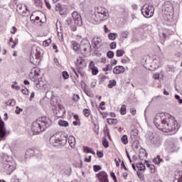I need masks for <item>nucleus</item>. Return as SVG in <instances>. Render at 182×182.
<instances>
[{
	"instance_id": "864d4df0",
	"label": "nucleus",
	"mask_w": 182,
	"mask_h": 182,
	"mask_svg": "<svg viewBox=\"0 0 182 182\" xmlns=\"http://www.w3.org/2000/svg\"><path fill=\"white\" fill-rule=\"evenodd\" d=\"M21 11H22V6H18L17 11L18 12V14H20V15H22L23 13Z\"/></svg>"
},
{
	"instance_id": "1a4fd4ad",
	"label": "nucleus",
	"mask_w": 182,
	"mask_h": 182,
	"mask_svg": "<svg viewBox=\"0 0 182 182\" xmlns=\"http://www.w3.org/2000/svg\"><path fill=\"white\" fill-rule=\"evenodd\" d=\"M39 73H41L39 68H33L29 73V77L33 82H39V79H41V75Z\"/></svg>"
},
{
	"instance_id": "c756f323",
	"label": "nucleus",
	"mask_w": 182,
	"mask_h": 182,
	"mask_svg": "<svg viewBox=\"0 0 182 182\" xmlns=\"http://www.w3.org/2000/svg\"><path fill=\"white\" fill-rule=\"evenodd\" d=\"M121 141L123 144H129V139L127 138V135H123L121 137Z\"/></svg>"
},
{
	"instance_id": "79ce46f5",
	"label": "nucleus",
	"mask_w": 182,
	"mask_h": 182,
	"mask_svg": "<svg viewBox=\"0 0 182 182\" xmlns=\"http://www.w3.org/2000/svg\"><path fill=\"white\" fill-rule=\"evenodd\" d=\"M107 79V77L105 75H100V82H105Z\"/></svg>"
},
{
	"instance_id": "09e8293b",
	"label": "nucleus",
	"mask_w": 182,
	"mask_h": 182,
	"mask_svg": "<svg viewBox=\"0 0 182 182\" xmlns=\"http://www.w3.org/2000/svg\"><path fill=\"white\" fill-rule=\"evenodd\" d=\"M21 92L23 93V95H28L29 94V91L28 90V88H23L21 90Z\"/></svg>"
},
{
	"instance_id": "2f4dec72",
	"label": "nucleus",
	"mask_w": 182,
	"mask_h": 182,
	"mask_svg": "<svg viewBox=\"0 0 182 182\" xmlns=\"http://www.w3.org/2000/svg\"><path fill=\"white\" fill-rule=\"evenodd\" d=\"M139 134V130L137 129H134L130 132L131 137H136Z\"/></svg>"
},
{
	"instance_id": "473e14b6",
	"label": "nucleus",
	"mask_w": 182,
	"mask_h": 182,
	"mask_svg": "<svg viewBox=\"0 0 182 182\" xmlns=\"http://www.w3.org/2000/svg\"><path fill=\"white\" fill-rule=\"evenodd\" d=\"M124 53H125L124 50L123 49L117 50L116 52V56H117V58H120L121 56H123Z\"/></svg>"
},
{
	"instance_id": "f704fd0d",
	"label": "nucleus",
	"mask_w": 182,
	"mask_h": 182,
	"mask_svg": "<svg viewBox=\"0 0 182 182\" xmlns=\"http://www.w3.org/2000/svg\"><path fill=\"white\" fill-rule=\"evenodd\" d=\"M102 145L105 147V149L109 147V141H107L106 138H102Z\"/></svg>"
},
{
	"instance_id": "052dcab7",
	"label": "nucleus",
	"mask_w": 182,
	"mask_h": 182,
	"mask_svg": "<svg viewBox=\"0 0 182 182\" xmlns=\"http://www.w3.org/2000/svg\"><path fill=\"white\" fill-rule=\"evenodd\" d=\"M11 87H12V89H15L16 90H19V89H21V87H19V86L16 85H12Z\"/></svg>"
},
{
	"instance_id": "338daca9",
	"label": "nucleus",
	"mask_w": 182,
	"mask_h": 182,
	"mask_svg": "<svg viewBox=\"0 0 182 182\" xmlns=\"http://www.w3.org/2000/svg\"><path fill=\"white\" fill-rule=\"evenodd\" d=\"M109 116L111 117H116V113H114V112H109Z\"/></svg>"
},
{
	"instance_id": "680f3d73",
	"label": "nucleus",
	"mask_w": 182,
	"mask_h": 182,
	"mask_svg": "<svg viewBox=\"0 0 182 182\" xmlns=\"http://www.w3.org/2000/svg\"><path fill=\"white\" fill-rule=\"evenodd\" d=\"M122 63H127L129 62V60L127 58H122L121 60Z\"/></svg>"
},
{
	"instance_id": "37998d69",
	"label": "nucleus",
	"mask_w": 182,
	"mask_h": 182,
	"mask_svg": "<svg viewBox=\"0 0 182 182\" xmlns=\"http://www.w3.org/2000/svg\"><path fill=\"white\" fill-rule=\"evenodd\" d=\"M105 105H106V102H105L103 101L100 102V109H101V110H105L106 109V107H103V106H105Z\"/></svg>"
},
{
	"instance_id": "4be33fe9",
	"label": "nucleus",
	"mask_w": 182,
	"mask_h": 182,
	"mask_svg": "<svg viewBox=\"0 0 182 182\" xmlns=\"http://www.w3.org/2000/svg\"><path fill=\"white\" fill-rule=\"evenodd\" d=\"M73 118L75 119V121H73V124L74 126H80V119H79V115L77 114H74Z\"/></svg>"
},
{
	"instance_id": "a19ab883",
	"label": "nucleus",
	"mask_w": 182,
	"mask_h": 182,
	"mask_svg": "<svg viewBox=\"0 0 182 182\" xmlns=\"http://www.w3.org/2000/svg\"><path fill=\"white\" fill-rule=\"evenodd\" d=\"M87 48H90V43L87 41L84 46L83 51L86 52V50H87Z\"/></svg>"
},
{
	"instance_id": "f3484780",
	"label": "nucleus",
	"mask_w": 182,
	"mask_h": 182,
	"mask_svg": "<svg viewBox=\"0 0 182 182\" xmlns=\"http://www.w3.org/2000/svg\"><path fill=\"white\" fill-rule=\"evenodd\" d=\"M124 72H126V68L122 65H117L113 69L114 75H120L122 73H124Z\"/></svg>"
},
{
	"instance_id": "dca6fc26",
	"label": "nucleus",
	"mask_w": 182,
	"mask_h": 182,
	"mask_svg": "<svg viewBox=\"0 0 182 182\" xmlns=\"http://www.w3.org/2000/svg\"><path fill=\"white\" fill-rule=\"evenodd\" d=\"M89 69L90 70H91V73L92 75H93V76H96V75L99 73V68H97V67L95 64V62L93 61H91L89 63Z\"/></svg>"
},
{
	"instance_id": "20e7f679",
	"label": "nucleus",
	"mask_w": 182,
	"mask_h": 182,
	"mask_svg": "<svg viewBox=\"0 0 182 182\" xmlns=\"http://www.w3.org/2000/svg\"><path fill=\"white\" fill-rule=\"evenodd\" d=\"M50 143L54 147L57 146H65L68 143V136L62 132H56L50 136Z\"/></svg>"
},
{
	"instance_id": "2eb2a0df",
	"label": "nucleus",
	"mask_w": 182,
	"mask_h": 182,
	"mask_svg": "<svg viewBox=\"0 0 182 182\" xmlns=\"http://www.w3.org/2000/svg\"><path fill=\"white\" fill-rule=\"evenodd\" d=\"M151 142L152 144H154L156 147H160L163 141H161V138H160V136L155 135L151 139Z\"/></svg>"
},
{
	"instance_id": "39448f33",
	"label": "nucleus",
	"mask_w": 182,
	"mask_h": 182,
	"mask_svg": "<svg viewBox=\"0 0 182 182\" xmlns=\"http://www.w3.org/2000/svg\"><path fill=\"white\" fill-rule=\"evenodd\" d=\"M73 19L68 18L66 20V25L70 26L71 31L75 32L77 29V26H82V16L77 11H74L72 14Z\"/></svg>"
},
{
	"instance_id": "9d476101",
	"label": "nucleus",
	"mask_w": 182,
	"mask_h": 182,
	"mask_svg": "<svg viewBox=\"0 0 182 182\" xmlns=\"http://www.w3.org/2000/svg\"><path fill=\"white\" fill-rule=\"evenodd\" d=\"M6 134H9V132L6 131L5 122L2 121L0 117V141L1 140H5V136H6Z\"/></svg>"
},
{
	"instance_id": "393cba45",
	"label": "nucleus",
	"mask_w": 182,
	"mask_h": 182,
	"mask_svg": "<svg viewBox=\"0 0 182 182\" xmlns=\"http://www.w3.org/2000/svg\"><path fill=\"white\" fill-rule=\"evenodd\" d=\"M108 38L109 41H114L117 38V33H109L108 34Z\"/></svg>"
},
{
	"instance_id": "8fccbe9b",
	"label": "nucleus",
	"mask_w": 182,
	"mask_h": 182,
	"mask_svg": "<svg viewBox=\"0 0 182 182\" xmlns=\"http://www.w3.org/2000/svg\"><path fill=\"white\" fill-rule=\"evenodd\" d=\"M114 161H115L117 167H119L120 166V161H122L120 160V159L115 158Z\"/></svg>"
},
{
	"instance_id": "c85d7f7f",
	"label": "nucleus",
	"mask_w": 182,
	"mask_h": 182,
	"mask_svg": "<svg viewBox=\"0 0 182 182\" xmlns=\"http://www.w3.org/2000/svg\"><path fill=\"white\" fill-rule=\"evenodd\" d=\"M84 152L85 153H91V154H95V150H93V149L87 147V146L84 147Z\"/></svg>"
},
{
	"instance_id": "6e6d98bb",
	"label": "nucleus",
	"mask_w": 182,
	"mask_h": 182,
	"mask_svg": "<svg viewBox=\"0 0 182 182\" xmlns=\"http://www.w3.org/2000/svg\"><path fill=\"white\" fill-rule=\"evenodd\" d=\"M97 157H99L100 159H102V157H103V152H102V151H97Z\"/></svg>"
},
{
	"instance_id": "c9c22d12",
	"label": "nucleus",
	"mask_w": 182,
	"mask_h": 182,
	"mask_svg": "<svg viewBox=\"0 0 182 182\" xmlns=\"http://www.w3.org/2000/svg\"><path fill=\"white\" fill-rule=\"evenodd\" d=\"M52 43V39L49 38L43 41V46H49Z\"/></svg>"
},
{
	"instance_id": "5701e85b",
	"label": "nucleus",
	"mask_w": 182,
	"mask_h": 182,
	"mask_svg": "<svg viewBox=\"0 0 182 182\" xmlns=\"http://www.w3.org/2000/svg\"><path fill=\"white\" fill-rule=\"evenodd\" d=\"M161 162H163V159L161 158L160 155L156 156V157L153 159V163L157 166H159Z\"/></svg>"
},
{
	"instance_id": "e433bc0d",
	"label": "nucleus",
	"mask_w": 182,
	"mask_h": 182,
	"mask_svg": "<svg viewBox=\"0 0 182 182\" xmlns=\"http://www.w3.org/2000/svg\"><path fill=\"white\" fill-rule=\"evenodd\" d=\"M107 56L109 59H113V58H114V53L113 51H108L107 53Z\"/></svg>"
},
{
	"instance_id": "6e6552de",
	"label": "nucleus",
	"mask_w": 182,
	"mask_h": 182,
	"mask_svg": "<svg viewBox=\"0 0 182 182\" xmlns=\"http://www.w3.org/2000/svg\"><path fill=\"white\" fill-rule=\"evenodd\" d=\"M141 12L145 18H151L154 15V7L151 5L145 4L141 9Z\"/></svg>"
},
{
	"instance_id": "a878e982",
	"label": "nucleus",
	"mask_w": 182,
	"mask_h": 182,
	"mask_svg": "<svg viewBox=\"0 0 182 182\" xmlns=\"http://www.w3.org/2000/svg\"><path fill=\"white\" fill-rule=\"evenodd\" d=\"M136 167L139 171H143V170H146V166H144V164L141 163H137Z\"/></svg>"
},
{
	"instance_id": "b1692460",
	"label": "nucleus",
	"mask_w": 182,
	"mask_h": 182,
	"mask_svg": "<svg viewBox=\"0 0 182 182\" xmlns=\"http://www.w3.org/2000/svg\"><path fill=\"white\" fill-rule=\"evenodd\" d=\"M127 112V106H126V105H122L121 106L120 109H119L120 114L124 115V114H126Z\"/></svg>"
},
{
	"instance_id": "bb28decb",
	"label": "nucleus",
	"mask_w": 182,
	"mask_h": 182,
	"mask_svg": "<svg viewBox=\"0 0 182 182\" xmlns=\"http://www.w3.org/2000/svg\"><path fill=\"white\" fill-rule=\"evenodd\" d=\"M107 122L109 124H114L116 125L119 123V120L117 119H107Z\"/></svg>"
},
{
	"instance_id": "423d86ee",
	"label": "nucleus",
	"mask_w": 182,
	"mask_h": 182,
	"mask_svg": "<svg viewBox=\"0 0 182 182\" xmlns=\"http://www.w3.org/2000/svg\"><path fill=\"white\" fill-rule=\"evenodd\" d=\"M107 15H109V12L107 9L105 7H95L94 14L92 16V19L94 22H102V21H105V19H107Z\"/></svg>"
},
{
	"instance_id": "ea45409f",
	"label": "nucleus",
	"mask_w": 182,
	"mask_h": 182,
	"mask_svg": "<svg viewBox=\"0 0 182 182\" xmlns=\"http://www.w3.org/2000/svg\"><path fill=\"white\" fill-rule=\"evenodd\" d=\"M136 174L140 180H144V175L141 172L137 171Z\"/></svg>"
},
{
	"instance_id": "4d7b16f0",
	"label": "nucleus",
	"mask_w": 182,
	"mask_h": 182,
	"mask_svg": "<svg viewBox=\"0 0 182 182\" xmlns=\"http://www.w3.org/2000/svg\"><path fill=\"white\" fill-rule=\"evenodd\" d=\"M33 15H31V17H30L31 21H39V19H41V18H39V16H36L35 18V19H33Z\"/></svg>"
},
{
	"instance_id": "e2e57ef3",
	"label": "nucleus",
	"mask_w": 182,
	"mask_h": 182,
	"mask_svg": "<svg viewBox=\"0 0 182 182\" xmlns=\"http://www.w3.org/2000/svg\"><path fill=\"white\" fill-rule=\"evenodd\" d=\"M104 72H107L110 70V65H107L106 68H103Z\"/></svg>"
},
{
	"instance_id": "6ab92c4d",
	"label": "nucleus",
	"mask_w": 182,
	"mask_h": 182,
	"mask_svg": "<svg viewBox=\"0 0 182 182\" xmlns=\"http://www.w3.org/2000/svg\"><path fill=\"white\" fill-rule=\"evenodd\" d=\"M71 46L74 52H79L80 50V44L76 42V41H72Z\"/></svg>"
},
{
	"instance_id": "5fc2aeb1",
	"label": "nucleus",
	"mask_w": 182,
	"mask_h": 182,
	"mask_svg": "<svg viewBox=\"0 0 182 182\" xmlns=\"http://www.w3.org/2000/svg\"><path fill=\"white\" fill-rule=\"evenodd\" d=\"M84 161H85L86 163H90V161H92V156L85 158Z\"/></svg>"
},
{
	"instance_id": "412c9836",
	"label": "nucleus",
	"mask_w": 182,
	"mask_h": 182,
	"mask_svg": "<svg viewBox=\"0 0 182 182\" xmlns=\"http://www.w3.org/2000/svg\"><path fill=\"white\" fill-rule=\"evenodd\" d=\"M68 143H69L70 147L74 149V147H75V146H76V139H75V136H70L68 137Z\"/></svg>"
},
{
	"instance_id": "0e129e2a",
	"label": "nucleus",
	"mask_w": 182,
	"mask_h": 182,
	"mask_svg": "<svg viewBox=\"0 0 182 182\" xmlns=\"http://www.w3.org/2000/svg\"><path fill=\"white\" fill-rule=\"evenodd\" d=\"M73 70L76 77H79V73H79V71H76V70H75V69H73Z\"/></svg>"
},
{
	"instance_id": "a18cd8bd",
	"label": "nucleus",
	"mask_w": 182,
	"mask_h": 182,
	"mask_svg": "<svg viewBox=\"0 0 182 182\" xmlns=\"http://www.w3.org/2000/svg\"><path fill=\"white\" fill-rule=\"evenodd\" d=\"M110 176L114 180V182H117V178H116V174L114 173V172L110 173Z\"/></svg>"
},
{
	"instance_id": "aec40b11",
	"label": "nucleus",
	"mask_w": 182,
	"mask_h": 182,
	"mask_svg": "<svg viewBox=\"0 0 182 182\" xmlns=\"http://www.w3.org/2000/svg\"><path fill=\"white\" fill-rule=\"evenodd\" d=\"M145 164H146V167H148V168H149L151 173H156V171H157L156 166L154 164H149V161L145 160Z\"/></svg>"
},
{
	"instance_id": "bf43d9fd",
	"label": "nucleus",
	"mask_w": 182,
	"mask_h": 182,
	"mask_svg": "<svg viewBox=\"0 0 182 182\" xmlns=\"http://www.w3.org/2000/svg\"><path fill=\"white\" fill-rule=\"evenodd\" d=\"M22 109L19 108L18 107H16V114H19V113H21V112H22Z\"/></svg>"
},
{
	"instance_id": "f03ea898",
	"label": "nucleus",
	"mask_w": 182,
	"mask_h": 182,
	"mask_svg": "<svg viewBox=\"0 0 182 182\" xmlns=\"http://www.w3.org/2000/svg\"><path fill=\"white\" fill-rule=\"evenodd\" d=\"M49 126V119L46 117H41L34 121L31 125V131L33 134H39L45 132Z\"/></svg>"
},
{
	"instance_id": "4468645a",
	"label": "nucleus",
	"mask_w": 182,
	"mask_h": 182,
	"mask_svg": "<svg viewBox=\"0 0 182 182\" xmlns=\"http://www.w3.org/2000/svg\"><path fill=\"white\" fill-rule=\"evenodd\" d=\"M30 60L33 65H38L41 62V52L36 51L34 56L30 58Z\"/></svg>"
},
{
	"instance_id": "de8ad7c7",
	"label": "nucleus",
	"mask_w": 182,
	"mask_h": 182,
	"mask_svg": "<svg viewBox=\"0 0 182 182\" xmlns=\"http://www.w3.org/2000/svg\"><path fill=\"white\" fill-rule=\"evenodd\" d=\"M130 113L131 114H132V116H136V113H137V111L134 108H131Z\"/></svg>"
},
{
	"instance_id": "ddd939ff",
	"label": "nucleus",
	"mask_w": 182,
	"mask_h": 182,
	"mask_svg": "<svg viewBox=\"0 0 182 182\" xmlns=\"http://www.w3.org/2000/svg\"><path fill=\"white\" fill-rule=\"evenodd\" d=\"M100 182H109V176L105 171H100L96 174Z\"/></svg>"
},
{
	"instance_id": "7ed1b4c3",
	"label": "nucleus",
	"mask_w": 182,
	"mask_h": 182,
	"mask_svg": "<svg viewBox=\"0 0 182 182\" xmlns=\"http://www.w3.org/2000/svg\"><path fill=\"white\" fill-rule=\"evenodd\" d=\"M162 16L164 21H165L168 25H171L174 16V7L173 6V3H171V1H168L165 2L162 9Z\"/></svg>"
},
{
	"instance_id": "a211bd4d",
	"label": "nucleus",
	"mask_w": 182,
	"mask_h": 182,
	"mask_svg": "<svg viewBox=\"0 0 182 182\" xmlns=\"http://www.w3.org/2000/svg\"><path fill=\"white\" fill-rule=\"evenodd\" d=\"M92 43H94L96 49H99L102 45V40L100 39V37H94L92 39Z\"/></svg>"
},
{
	"instance_id": "774afa93",
	"label": "nucleus",
	"mask_w": 182,
	"mask_h": 182,
	"mask_svg": "<svg viewBox=\"0 0 182 182\" xmlns=\"http://www.w3.org/2000/svg\"><path fill=\"white\" fill-rule=\"evenodd\" d=\"M111 64H112V65H117V61L116 60H112L111 61Z\"/></svg>"
},
{
	"instance_id": "3c124183",
	"label": "nucleus",
	"mask_w": 182,
	"mask_h": 182,
	"mask_svg": "<svg viewBox=\"0 0 182 182\" xmlns=\"http://www.w3.org/2000/svg\"><path fill=\"white\" fill-rule=\"evenodd\" d=\"M109 46L111 49H116V46H117L116 42L111 43Z\"/></svg>"
},
{
	"instance_id": "9b49d317",
	"label": "nucleus",
	"mask_w": 182,
	"mask_h": 182,
	"mask_svg": "<svg viewBox=\"0 0 182 182\" xmlns=\"http://www.w3.org/2000/svg\"><path fill=\"white\" fill-rule=\"evenodd\" d=\"M55 11L62 16H66L68 15V6L57 4L55 6Z\"/></svg>"
},
{
	"instance_id": "f257e3e1",
	"label": "nucleus",
	"mask_w": 182,
	"mask_h": 182,
	"mask_svg": "<svg viewBox=\"0 0 182 182\" xmlns=\"http://www.w3.org/2000/svg\"><path fill=\"white\" fill-rule=\"evenodd\" d=\"M154 123L161 132L164 133H177L178 130V123L173 117L166 116L161 114H157L155 117Z\"/></svg>"
},
{
	"instance_id": "4c0bfd02",
	"label": "nucleus",
	"mask_w": 182,
	"mask_h": 182,
	"mask_svg": "<svg viewBox=\"0 0 182 182\" xmlns=\"http://www.w3.org/2000/svg\"><path fill=\"white\" fill-rule=\"evenodd\" d=\"M63 79H69V73L67 71H63L62 73Z\"/></svg>"
},
{
	"instance_id": "cd10ccee",
	"label": "nucleus",
	"mask_w": 182,
	"mask_h": 182,
	"mask_svg": "<svg viewBox=\"0 0 182 182\" xmlns=\"http://www.w3.org/2000/svg\"><path fill=\"white\" fill-rule=\"evenodd\" d=\"M58 124H59V126H62L63 127H69V122H68V121H65V120H60L58 122Z\"/></svg>"
},
{
	"instance_id": "58836bf2",
	"label": "nucleus",
	"mask_w": 182,
	"mask_h": 182,
	"mask_svg": "<svg viewBox=\"0 0 182 182\" xmlns=\"http://www.w3.org/2000/svg\"><path fill=\"white\" fill-rule=\"evenodd\" d=\"M93 170H94V171L97 172V171L102 170V166H100L99 165H95L93 166Z\"/></svg>"
},
{
	"instance_id": "49530a36",
	"label": "nucleus",
	"mask_w": 182,
	"mask_h": 182,
	"mask_svg": "<svg viewBox=\"0 0 182 182\" xmlns=\"http://www.w3.org/2000/svg\"><path fill=\"white\" fill-rule=\"evenodd\" d=\"M153 78L156 80H160V74L159 73H156V74H154L153 75Z\"/></svg>"
},
{
	"instance_id": "603ef678",
	"label": "nucleus",
	"mask_w": 182,
	"mask_h": 182,
	"mask_svg": "<svg viewBox=\"0 0 182 182\" xmlns=\"http://www.w3.org/2000/svg\"><path fill=\"white\" fill-rule=\"evenodd\" d=\"M45 4L48 9H50L52 8V6H50V3H49V1H48L47 0H45Z\"/></svg>"
},
{
	"instance_id": "13d9d810",
	"label": "nucleus",
	"mask_w": 182,
	"mask_h": 182,
	"mask_svg": "<svg viewBox=\"0 0 182 182\" xmlns=\"http://www.w3.org/2000/svg\"><path fill=\"white\" fill-rule=\"evenodd\" d=\"M16 31H17L16 27L13 26L12 27V31H11V33H12V35H15V33H16Z\"/></svg>"
},
{
	"instance_id": "69168bd1",
	"label": "nucleus",
	"mask_w": 182,
	"mask_h": 182,
	"mask_svg": "<svg viewBox=\"0 0 182 182\" xmlns=\"http://www.w3.org/2000/svg\"><path fill=\"white\" fill-rule=\"evenodd\" d=\"M75 167H78V168H80L82 167V161H80L78 164H76L75 165Z\"/></svg>"
},
{
	"instance_id": "72a5a7b5",
	"label": "nucleus",
	"mask_w": 182,
	"mask_h": 182,
	"mask_svg": "<svg viewBox=\"0 0 182 182\" xmlns=\"http://www.w3.org/2000/svg\"><path fill=\"white\" fill-rule=\"evenodd\" d=\"M82 113L85 117H89V116H90V110L88 109H84Z\"/></svg>"
},
{
	"instance_id": "7c9ffc66",
	"label": "nucleus",
	"mask_w": 182,
	"mask_h": 182,
	"mask_svg": "<svg viewBox=\"0 0 182 182\" xmlns=\"http://www.w3.org/2000/svg\"><path fill=\"white\" fill-rule=\"evenodd\" d=\"M116 85H117V82H116V80H110L109 81V84H108V87H109V89H112L114 86H116Z\"/></svg>"
},
{
	"instance_id": "c03bdc74",
	"label": "nucleus",
	"mask_w": 182,
	"mask_h": 182,
	"mask_svg": "<svg viewBox=\"0 0 182 182\" xmlns=\"http://www.w3.org/2000/svg\"><path fill=\"white\" fill-rule=\"evenodd\" d=\"M79 99H80V97H79V95H74L73 97V102H78Z\"/></svg>"
},
{
	"instance_id": "f8f14e48",
	"label": "nucleus",
	"mask_w": 182,
	"mask_h": 182,
	"mask_svg": "<svg viewBox=\"0 0 182 182\" xmlns=\"http://www.w3.org/2000/svg\"><path fill=\"white\" fill-rule=\"evenodd\" d=\"M15 168V164L12 162H6L4 165V170L7 174H12Z\"/></svg>"
},
{
	"instance_id": "0eeeda50",
	"label": "nucleus",
	"mask_w": 182,
	"mask_h": 182,
	"mask_svg": "<svg viewBox=\"0 0 182 182\" xmlns=\"http://www.w3.org/2000/svg\"><path fill=\"white\" fill-rule=\"evenodd\" d=\"M75 68L77 70H78V73L81 75V76H83V74H82V69H85L87 66V63L86 62V59H85L82 56H78L75 60Z\"/></svg>"
}]
</instances>
